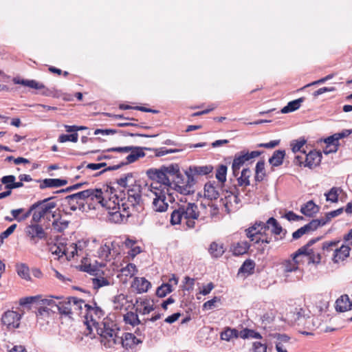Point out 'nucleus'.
<instances>
[{
  "instance_id": "27",
  "label": "nucleus",
  "mask_w": 352,
  "mask_h": 352,
  "mask_svg": "<svg viewBox=\"0 0 352 352\" xmlns=\"http://www.w3.org/2000/svg\"><path fill=\"white\" fill-rule=\"evenodd\" d=\"M351 248L349 245H342L340 248L334 250L333 261L334 263H338L344 260L349 256Z\"/></svg>"
},
{
  "instance_id": "24",
  "label": "nucleus",
  "mask_w": 352,
  "mask_h": 352,
  "mask_svg": "<svg viewBox=\"0 0 352 352\" xmlns=\"http://www.w3.org/2000/svg\"><path fill=\"white\" fill-rule=\"evenodd\" d=\"M320 210V207L312 200L301 206L300 212L306 217H313Z\"/></svg>"
},
{
  "instance_id": "55",
  "label": "nucleus",
  "mask_w": 352,
  "mask_h": 352,
  "mask_svg": "<svg viewBox=\"0 0 352 352\" xmlns=\"http://www.w3.org/2000/svg\"><path fill=\"white\" fill-rule=\"evenodd\" d=\"M126 300V296L123 294L117 295L114 297L113 303L115 304L116 309H121L124 305V302Z\"/></svg>"
},
{
  "instance_id": "42",
  "label": "nucleus",
  "mask_w": 352,
  "mask_h": 352,
  "mask_svg": "<svg viewBox=\"0 0 352 352\" xmlns=\"http://www.w3.org/2000/svg\"><path fill=\"white\" fill-rule=\"evenodd\" d=\"M292 260H287L283 263V267L284 268V271L285 272H292L298 270V261H296L297 258H294V254L292 255Z\"/></svg>"
},
{
  "instance_id": "25",
  "label": "nucleus",
  "mask_w": 352,
  "mask_h": 352,
  "mask_svg": "<svg viewBox=\"0 0 352 352\" xmlns=\"http://www.w3.org/2000/svg\"><path fill=\"white\" fill-rule=\"evenodd\" d=\"M162 170L166 173L168 178L169 183L172 186V182L176 176L180 173L179 166L177 164H171L168 166H162Z\"/></svg>"
},
{
  "instance_id": "10",
  "label": "nucleus",
  "mask_w": 352,
  "mask_h": 352,
  "mask_svg": "<svg viewBox=\"0 0 352 352\" xmlns=\"http://www.w3.org/2000/svg\"><path fill=\"white\" fill-rule=\"evenodd\" d=\"M13 82L16 85H22L30 88H32L40 91V94L44 96H54V91L47 87L44 84L39 82L35 80L20 79L19 78H14Z\"/></svg>"
},
{
  "instance_id": "1",
  "label": "nucleus",
  "mask_w": 352,
  "mask_h": 352,
  "mask_svg": "<svg viewBox=\"0 0 352 352\" xmlns=\"http://www.w3.org/2000/svg\"><path fill=\"white\" fill-rule=\"evenodd\" d=\"M112 184H116L118 187L124 188L122 190L125 192L126 199L131 206H135L142 203V186L138 183L133 173L122 175Z\"/></svg>"
},
{
  "instance_id": "41",
  "label": "nucleus",
  "mask_w": 352,
  "mask_h": 352,
  "mask_svg": "<svg viewBox=\"0 0 352 352\" xmlns=\"http://www.w3.org/2000/svg\"><path fill=\"white\" fill-rule=\"evenodd\" d=\"M85 305H87L84 300L72 297V314L76 313L78 315L82 314V307H85Z\"/></svg>"
},
{
  "instance_id": "7",
  "label": "nucleus",
  "mask_w": 352,
  "mask_h": 352,
  "mask_svg": "<svg viewBox=\"0 0 352 352\" xmlns=\"http://www.w3.org/2000/svg\"><path fill=\"white\" fill-rule=\"evenodd\" d=\"M53 198V197H48L34 204V205H37L38 206L32 214V222L38 223L42 218L52 212V209L56 206L55 202L50 201Z\"/></svg>"
},
{
  "instance_id": "62",
  "label": "nucleus",
  "mask_w": 352,
  "mask_h": 352,
  "mask_svg": "<svg viewBox=\"0 0 352 352\" xmlns=\"http://www.w3.org/2000/svg\"><path fill=\"white\" fill-rule=\"evenodd\" d=\"M118 133V130L112 129H96L94 131V135H109Z\"/></svg>"
},
{
  "instance_id": "26",
  "label": "nucleus",
  "mask_w": 352,
  "mask_h": 352,
  "mask_svg": "<svg viewBox=\"0 0 352 352\" xmlns=\"http://www.w3.org/2000/svg\"><path fill=\"white\" fill-rule=\"evenodd\" d=\"M250 247V243L248 241H239L234 243L230 247L233 255L241 256L248 252Z\"/></svg>"
},
{
  "instance_id": "39",
  "label": "nucleus",
  "mask_w": 352,
  "mask_h": 352,
  "mask_svg": "<svg viewBox=\"0 0 352 352\" xmlns=\"http://www.w3.org/2000/svg\"><path fill=\"white\" fill-rule=\"evenodd\" d=\"M221 339L226 341H230L232 338H239V331L236 329L227 327L221 333Z\"/></svg>"
},
{
  "instance_id": "37",
  "label": "nucleus",
  "mask_w": 352,
  "mask_h": 352,
  "mask_svg": "<svg viewBox=\"0 0 352 352\" xmlns=\"http://www.w3.org/2000/svg\"><path fill=\"white\" fill-rule=\"evenodd\" d=\"M16 270L18 275L26 280H30V269L25 263H18L16 265Z\"/></svg>"
},
{
  "instance_id": "14",
  "label": "nucleus",
  "mask_w": 352,
  "mask_h": 352,
  "mask_svg": "<svg viewBox=\"0 0 352 352\" xmlns=\"http://www.w3.org/2000/svg\"><path fill=\"white\" fill-rule=\"evenodd\" d=\"M153 197V208L156 212H165L168 206L166 202V193L164 190L151 191Z\"/></svg>"
},
{
  "instance_id": "51",
  "label": "nucleus",
  "mask_w": 352,
  "mask_h": 352,
  "mask_svg": "<svg viewBox=\"0 0 352 352\" xmlns=\"http://www.w3.org/2000/svg\"><path fill=\"white\" fill-rule=\"evenodd\" d=\"M43 299H42L41 300V305H42V306H40L39 307L37 308V311L36 313L37 317H39L41 316H45V315H48L50 314V311H52V312L56 311V310L54 309V308H52L51 307H50L48 305H43Z\"/></svg>"
},
{
  "instance_id": "20",
  "label": "nucleus",
  "mask_w": 352,
  "mask_h": 352,
  "mask_svg": "<svg viewBox=\"0 0 352 352\" xmlns=\"http://www.w3.org/2000/svg\"><path fill=\"white\" fill-rule=\"evenodd\" d=\"M287 317L290 319L292 322L297 323L298 325L304 324L306 315L305 310L300 307H295L294 310L287 314Z\"/></svg>"
},
{
  "instance_id": "45",
  "label": "nucleus",
  "mask_w": 352,
  "mask_h": 352,
  "mask_svg": "<svg viewBox=\"0 0 352 352\" xmlns=\"http://www.w3.org/2000/svg\"><path fill=\"white\" fill-rule=\"evenodd\" d=\"M173 292L172 285L169 283H163L156 290V295L160 298L165 297L168 294Z\"/></svg>"
},
{
  "instance_id": "2",
  "label": "nucleus",
  "mask_w": 352,
  "mask_h": 352,
  "mask_svg": "<svg viewBox=\"0 0 352 352\" xmlns=\"http://www.w3.org/2000/svg\"><path fill=\"white\" fill-rule=\"evenodd\" d=\"M100 188H89L78 192L65 197L64 201L69 206V209L76 211L77 209L82 210L85 204L91 205L92 203L102 201Z\"/></svg>"
},
{
  "instance_id": "64",
  "label": "nucleus",
  "mask_w": 352,
  "mask_h": 352,
  "mask_svg": "<svg viewBox=\"0 0 352 352\" xmlns=\"http://www.w3.org/2000/svg\"><path fill=\"white\" fill-rule=\"evenodd\" d=\"M63 243H59L58 245L55 244L50 248V251L53 254L58 255L59 257L62 256L63 255Z\"/></svg>"
},
{
  "instance_id": "28",
  "label": "nucleus",
  "mask_w": 352,
  "mask_h": 352,
  "mask_svg": "<svg viewBox=\"0 0 352 352\" xmlns=\"http://www.w3.org/2000/svg\"><path fill=\"white\" fill-rule=\"evenodd\" d=\"M151 285V283L143 277H135L132 284L139 294L147 292Z\"/></svg>"
},
{
  "instance_id": "46",
  "label": "nucleus",
  "mask_w": 352,
  "mask_h": 352,
  "mask_svg": "<svg viewBox=\"0 0 352 352\" xmlns=\"http://www.w3.org/2000/svg\"><path fill=\"white\" fill-rule=\"evenodd\" d=\"M227 170L228 167L226 165H219L216 171L215 177L219 182L223 184L226 181Z\"/></svg>"
},
{
  "instance_id": "34",
  "label": "nucleus",
  "mask_w": 352,
  "mask_h": 352,
  "mask_svg": "<svg viewBox=\"0 0 352 352\" xmlns=\"http://www.w3.org/2000/svg\"><path fill=\"white\" fill-rule=\"evenodd\" d=\"M208 251L212 257L219 258L224 254L225 248L222 243L212 242L210 245Z\"/></svg>"
},
{
  "instance_id": "5",
  "label": "nucleus",
  "mask_w": 352,
  "mask_h": 352,
  "mask_svg": "<svg viewBox=\"0 0 352 352\" xmlns=\"http://www.w3.org/2000/svg\"><path fill=\"white\" fill-rule=\"evenodd\" d=\"M146 175L153 181L150 185L151 191L164 190L165 188L168 191V187L171 188L168 178L166 177V173L162 170V166L159 169L150 168L147 170Z\"/></svg>"
},
{
  "instance_id": "13",
  "label": "nucleus",
  "mask_w": 352,
  "mask_h": 352,
  "mask_svg": "<svg viewBox=\"0 0 352 352\" xmlns=\"http://www.w3.org/2000/svg\"><path fill=\"white\" fill-rule=\"evenodd\" d=\"M21 315L15 311L8 310L1 317V322L8 329H16L20 325Z\"/></svg>"
},
{
  "instance_id": "6",
  "label": "nucleus",
  "mask_w": 352,
  "mask_h": 352,
  "mask_svg": "<svg viewBox=\"0 0 352 352\" xmlns=\"http://www.w3.org/2000/svg\"><path fill=\"white\" fill-rule=\"evenodd\" d=\"M56 299H43V304L54 308L60 314L70 316L72 314V297H56Z\"/></svg>"
},
{
  "instance_id": "9",
  "label": "nucleus",
  "mask_w": 352,
  "mask_h": 352,
  "mask_svg": "<svg viewBox=\"0 0 352 352\" xmlns=\"http://www.w3.org/2000/svg\"><path fill=\"white\" fill-rule=\"evenodd\" d=\"M263 153V151H254L251 152L242 151L234 155L232 165V175L236 177L239 174L241 167L245 162L251 159L258 157Z\"/></svg>"
},
{
  "instance_id": "33",
  "label": "nucleus",
  "mask_w": 352,
  "mask_h": 352,
  "mask_svg": "<svg viewBox=\"0 0 352 352\" xmlns=\"http://www.w3.org/2000/svg\"><path fill=\"white\" fill-rule=\"evenodd\" d=\"M324 142L328 146V147H333V150L324 151V154L328 155L329 153H336L338 151L340 143L335 134H333L332 135L325 138Z\"/></svg>"
},
{
  "instance_id": "47",
  "label": "nucleus",
  "mask_w": 352,
  "mask_h": 352,
  "mask_svg": "<svg viewBox=\"0 0 352 352\" xmlns=\"http://www.w3.org/2000/svg\"><path fill=\"white\" fill-rule=\"evenodd\" d=\"M69 223V222L66 220L61 221L60 219H56L52 222V227L56 232H62L68 228Z\"/></svg>"
},
{
  "instance_id": "50",
  "label": "nucleus",
  "mask_w": 352,
  "mask_h": 352,
  "mask_svg": "<svg viewBox=\"0 0 352 352\" xmlns=\"http://www.w3.org/2000/svg\"><path fill=\"white\" fill-rule=\"evenodd\" d=\"M98 253L100 258L109 260V257L111 254V248L109 244L106 243L104 245H102L100 248Z\"/></svg>"
},
{
  "instance_id": "4",
  "label": "nucleus",
  "mask_w": 352,
  "mask_h": 352,
  "mask_svg": "<svg viewBox=\"0 0 352 352\" xmlns=\"http://www.w3.org/2000/svg\"><path fill=\"white\" fill-rule=\"evenodd\" d=\"M108 192L110 193V197H108V199H106V197L103 195V192H102L101 197L102 201L96 203L106 208L109 210L108 212H111L117 210L118 207H120V202H122V204L124 202L126 194L124 190H120L119 194H118L114 186H107V192Z\"/></svg>"
},
{
  "instance_id": "31",
  "label": "nucleus",
  "mask_w": 352,
  "mask_h": 352,
  "mask_svg": "<svg viewBox=\"0 0 352 352\" xmlns=\"http://www.w3.org/2000/svg\"><path fill=\"white\" fill-rule=\"evenodd\" d=\"M285 156V150H276L274 152L272 156L269 159V163L272 166H279L283 164Z\"/></svg>"
},
{
  "instance_id": "63",
  "label": "nucleus",
  "mask_w": 352,
  "mask_h": 352,
  "mask_svg": "<svg viewBox=\"0 0 352 352\" xmlns=\"http://www.w3.org/2000/svg\"><path fill=\"white\" fill-rule=\"evenodd\" d=\"M88 242L86 241H78V243H74L75 249L77 250V256H80L83 250L87 246Z\"/></svg>"
},
{
  "instance_id": "38",
  "label": "nucleus",
  "mask_w": 352,
  "mask_h": 352,
  "mask_svg": "<svg viewBox=\"0 0 352 352\" xmlns=\"http://www.w3.org/2000/svg\"><path fill=\"white\" fill-rule=\"evenodd\" d=\"M322 237H316L314 239H311L309 240L306 245L299 248L296 252L294 253V258H298V256L306 254L308 252V250H310L309 248L315 244L316 242L320 241Z\"/></svg>"
},
{
  "instance_id": "11",
  "label": "nucleus",
  "mask_w": 352,
  "mask_h": 352,
  "mask_svg": "<svg viewBox=\"0 0 352 352\" xmlns=\"http://www.w3.org/2000/svg\"><path fill=\"white\" fill-rule=\"evenodd\" d=\"M263 230L266 231L268 230V226H266L265 223L262 221L256 222L253 226L245 230V234L251 241L258 244L261 243Z\"/></svg>"
},
{
  "instance_id": "3",
  "label": "nucleus",
  "mask_w": 352,
  "mask_h": 352,
  "mask_svg": "<svg viewBox=\"0 0 352 352\" xmlns=\"http://www.w3.org/2000/svg\"><path fill=\"white\" fill-rule=\"evenodd\" d=\"M199 217V211L197 206L194 203L177 204V207L172 212L170 215V223L178 225L182 220L186 221V225L188 228H195V220Z\"/></svg>"
},
{
  "instance_id": "35",
  "label": "nucleus",
  "mask_w": 352,
  "mask_h": 352,
  "mask_svg": "<svg viewBox=\"0 0 352 352\" xmlns=\"http://www.w3.org/2000/svg\"><path fill=\"white\" fill-rule=\"evenodd\" d=\"M252 172L249 168H243L241 173V176L237 178V183L239 186L247 187L250 186V177Z\"/></svg>"
},
{
  "instance_id": "49",
  "label": "nucleus",
  "mask_w": 352,
  "mask_h": 352,
  "mask_svg": "<svg viewBox=\"0 0 352 352\" xmlns=\"http://www.w3.org/2000/svg\"><path fill=\"white\" fill-rule=\"evenodd\" d=\"M303 255L308 256L309 263L318 264L321 261V254L316 253L313 250H309L308 252Z\"/></svg>"
},
{
  "instance_id": "58",
  "label": "nucleus",
  "mask_w": 352,
  "mask_h": 352,
  "mask_svg": "<svg viewBox=\"0 0 352 352\" xmlns=\"http://www.w3.org/2000/svg\"><path fill=\"white\" fill-rule=\"evenodd\" d=\"M93 284L94 286V288H100L103 286L109 285V282L108 280L105 278H93Z\"/></svg>"
},
{
  "instance_id": "23",
  "label": "nucleus",
  "mask_w": 352,
  "mask_h": 352,
  "mask_svg": "<svg viewBox=\"0 0 352 352\" xmlns=\"http://www.w3.org/2000/svg\"><path fill=\"white\" fill-rule=\"evenodd\" d=\"M38 182H40L39 188L41 189L60 187L68 183L67 180L62 179H45L43 180H38Z\"/></svg>"
},
{
  "instance_id": "30",
  "label": "nucleus",
  "mask_w": 352,
  "mask_h": 352,
  "mask_svg": "<svg viewBox=\"0 0 352 352\" xmlns=\"http://www.w3.org/2000/svg\"><path fill=\"white\" fill-rule=\"evenodd\" d=\"M124 321L126 324H131L132 326L141 325L143 329H145V322L141 321L137 314L133 311H129L124 316Z\"/></svg>"
},
{
  "instance_id": "61",
  "label": "nucleus",
  "mask_w": 352,
  "mask_h": 352,
  "mask_svg": "<svg viewBox=\"0 0 352 352\" xmlns=\"http://www.w3.org/2000/svg\"><path fill=\"white\" fill-rule=\"evenodd\" d=\"M284 217L289 221H300L304 219L302 216H299L295 214L293 211H288L286 212Z\"/></svg>"
},
{
  "instance_id": "56",
  "label": "nucleus",
  "mask_w": 352,
  "mask_h": 352,
  "mask_svg": "<svg viewBox=\"0 0 352 352\" xmlns=\"http://www.w3.org/2000/svg\"><path fill=\"white\" fill-rule=\"evenodd\" d=\"M182 151V149H168L165 147L155 149V155L157 157H162L166 154L178 153Z\"/></svg>"
},
{
  "instance_id": "19",
  "label": "nucleus",
  "mask_w": 352,
  "mask_h": 352,
  "mask_svg": "<svg viewBox=\"0 0 352 352\" xmlns=\"http://www.w3.org/2000/svg\"><path fill=\"white\" fill-rule=\"evenodd\" d=\"M352 309V300L347 294H343L336 301V310L338 312H344Z\"/></svg>"
},
{
  "instance_id": "15",
  "label": "nucleus",
  "mask_w": 352,
  "mask_h": 352,
  "mask_svg": "<svg viewBox=\"0 0 352 352\" xmlns=\"http://www.w3.org/2000/svg\"><path fill=\"white\" fill-rule=\"evenodd\" d=\"M127 204L126 202H123L122 204V208L118 207V209L116 210H112L111 212H108V218L111 222H113L116 223H119L129 217V213L127 211Z\"/></svg>"
},
{
  "instance_id": "29",
  "label": "nucleus",
  "mask_w": 352,
  "mask_h": 352,
  "mask_svg": "<svg viewBox=\"0 0 352 352\" xmlns=\"http://www.w3.org/2000/svg\"><path fill=\"white\" fill-rule=\"evenodd\" d=\"M204 195L210 200L217 199L219 197V190L214 182H208L205 184Z\"/></svg>"
},
{
  "instance_id": "32",
  "label": "nucleus",
  "mask_w": 352,
  "mask_h": 352,
  "mask_svg": "<svg viewBox=\"0 0 352 352\" xmlns=\"http://www.w3.org/2000/svg\"><path fill=\"white\" fill-rule=\"evenodd\" d=\"M305 100V98L303 97L299 98L296 100L290 101L287 103V104L281 110L280 112L282 113H288L290 112H293L297 109H298L302 104Z\"/></svg>"
},
{
  "instance_id": "60",
  "label": "nucleus",
  "mask_w": 352,
  "mask_h": 352,
  "mask_svg": "<svg viewBox=\"0 0 352 352\" xmlns=\"http://www.w3.org/2000/svg\"><path fill=\"white\" fill-rule=\"evenodd\" d=\"M318 223H318V219H313L309 223L305 225L304 228L306 232L308 233L309 232L315 231L317 230L319 228Z\"/></svg>"
},
{
  "instance_id": "16",
  "label": "nucleus",
  "mask_w": 352,
  "mask_h": 352,
  "mask_svg": "<svg viewBox=\"0 0 352 352\" xmlns=\"http://www.w3.org/2000/svg\"><path fill=\"white\" fill-rule=\"evenodd\" d=\"M322 160V153L320 151L313 150L308 154H305L304 166L313 168L318 166Z\"/></svg>"
},
{
  "instance_id": "48",
  "label": "nucleus",
  "mask_w": 352,
  "mask_h": 352,
  "mask_svg": "<svg viewBox=\"0 0 352 352\" xmlns=\"http://www.w3.org/2000/svg\"><path fill=\"white\" fill-rule=\"evenodd\" d=\"M137 271L138 270L135 265L131 263L127 264L126 267L122 268L121 270L122 275L129 277L134 276Z\"/></svg>"
},
{
  "instance_id": "22",
  "label": "nucleus",
  "mask_w": 352,
  "mask_h": 352,
  "mask_svg": "<svg viewBox=\"0 0 352 352\" xmlns=\"http://www.w3.org/2000/svg\"><path fill=\"white\" fill-rule=\"evenodd\" d=\"M27 234L32 239L37 237L38 239H42L45 238V232L43 227L38 223H34L27 227Z\"/></svg>"
},
{
  "instance_id": "36",
  "label": "nucleus",
  "mask_w": 352,
  "mask_h": 352,
  "mask_svg": "<svg viewBox=\"0 0 352 352\" xmlns=\"http://www.w3.org/2000/svg\"><path fill=\"white\" fill-rule=\"evenodd\" d=\"M342 191V189L340 187L331 188L327 192L324 193L326 200L331 203H337L338 201L339 194Z\"/></svg>"
},
{
  "instance_id": "54",
  "label": "nucleus",
  "mask_w": 352,
  "mask_h": 352,
  "mask_svg": "<svg viewBox=\"0 0 352 352\" xmlns=\"http://www.w3.org/2000/svg\"><path fill=\"white\" fill-rule=\"evenodd\" d=\"M195 279L189 276H185L184 279V285L182 287L183 290L190 292L193 290Z\"/></svg>"
},
{
  "instance_id": "21",
  "label": "nucleus",
  "mask_w": 352,
  "mask_h": 352,
  "mask_svg": "<svg viewBox=\"0 0 352 352\" xmlns=\"http://www.w3.org/2000/svg\"><path fill=\"white\" fill-rule=\"evenodd\" d=\"M85 317L87 319L90 318L91 321L96 322V319H100L103 316V311L99 307L96 306V303L94 302V307L89 305H85Z\"/></svg>"
},
{
  "instance_id": "17",
  "label": "nucleus",
  "mask_w": 352,
  "mask_h": 352,
  "mask_svg": "<svg viewBox=\"0 0 352 352\" xmlns=\"http://www.w3.org/2000/svg\"><path fill=\"white\" fill-rule=\"evenodd\" d=\"M144 150H149V148L146 147L132 146V150L130 151L131 153L126 156V162H122V164L127 165L133 163L135 161H137L139 158L144 157Z\"/></svg>"
},
{
  "instance_id": "18",
  "label": "nucleus",
  "mask_w": 352,
  "mask_h": 352,
  "mask_svg": "<svg viewBox=\"0 0 352 352\" xmlns=\"http://www.w3.org/2000/svg\"><path fill=\"white\" fill-rule=\"evenodd\" d=\"M142 343V338H137L131 333H124L122 338V344L126 349H133L136 345Z\"/></svg>"
},
{
  "instance_id": "52",
  "label": "nucleus",
  "mask_w": 352,
  "mask_h": 352,
  "mask_svg": "<svg viewBox=\"0 0 352 352\" xmlns=\"http://www.w3.org/2000/svg\"><path fill=\"white\" fill-rule=\"evenodd\" d=\"M78 140V134L77 133H73L70 135L67 134H61L58 137V142L63 143L67 141H70L72 142H77Z\"/></svg>"
},
{
  "instance_id": "43",
  "label": "nucleus",
  "mask_w": 352,
  "mask_h": 352,
  "mask_svg": "<svg viewBox=\"0 0 352 352\" xmlns=\"http://www.w3.org/2000/svg\"><path fill=\"white\" fill-rule=\"evenodd\" d=\"M266 226H272V232L276 235H279L283 231L282 226L278 223L277 220L274 217H270L265 223Z\"/></svg>"
},
{
  "instance_id": "8",
  "label": "nucleus",
  "mask_w": 352,
  "mask_h": 352,
  "mask_svg": "<svg viewBox=\"0 0 352 352\" xmlns=\"http://www.w3.org/2000/svg\"><path fill=\"white\" fill-rule=\"evenodd\" d=\"M214 168L212 165L204 166H190L185 171V176L188 177V185L186 188H184L186 191L187 188H190L191 186H195L197 182V177L199 176H206L211 173Z\"/></svg>"
},
{
  "instance_id": "57",
  "label": "nucleus",
  "mask_w": 352,
  "mask_h": 352,
  "mask_svg": "<svg viewBox=\"0 0 352 352\" xmlns=\"http://www.w3.org/2000/svg\"><path fill=\"white\" fill-rule=\"evenodd\" d=\"M338 241H326L322 244V250L324 252H331L335 250L337 248V245Z\"/></svg>"
},
{
  "instance_id": "12",
  "label": "nucleus",
  "mask_w": 352,
  "mask_h": 352,
  "mask_svg": "<svg viewBox=\"0 0 352 352\" xmlns=\"http://www.w3.org/2000/svg\"><path fill=\"white\" fill-rule=\"evenodd\" d=\"M188 177H185L181 173V172L176 176V177L172 182V186L173 188L181 195H192L195 192L194 186H191L190 188L184 190V188H186L188 185Z\"/></svg>"
},
{
  "instance_id": "53",
  "label": "nucleus",
  "mask_w": 352,
  "mask_h": 352,
  "mask_svg": "<svg viewBox=\"0 0 352 352\" xmlns=\"http://www.w3.org/2000/svg\"><path fill=\"white\" fill-rule=\"evenodd\" d=\"M306 140L304 138L293 140L291 142L292 152L296 153L300 151L301 148L305 144Z\"/></svg>"
},
{
  "instance_id": "44",
  "label": "nucleus",
  "mask_w": 352,
  "mask_h": 352,
  "mask_svg": "<svg viewBox=\"0 0 352 352\" xmlns=\"http://www.w3.org/2000/svg\"><path fill=\"white\" fill-rule=\"evenodd\" d=\"M255 267V263L252 260L247 259L244 261L243 265L239 270V274L240 273H247L248 274H250L253 273V271Z\"/></svg>"
},
{
  "instance_id": "40",
  "label": "nucleus",
  "mask_w": 352,
  "mask_h": 352,
  "mask_svg": "<svg viewBox=\"0 0 352 352\" xmlns=\"http://www.w3.org/2000/svg\"><path fill=\"white\" fill-rule=\"evenodd\" d=\"M63 254L65 255L68 261L72 260L77 256V250L75 249L74 243L63 245Z\"/></svg>"
},
{
  "instance_id": "59",
  "label": "nucleus",
  "mask_w": 352,
  "mask_h": 352,
  "mask_svg": "<svg viewBox=\"0 0 352 352\" xmlns=\"http://www.w3.org/2000/svg\"><path fill=\"white\" fill-rule=\"evenodd\" d=\"M250 352H267V346L259 342H254Z\"/></svg>"
}]
</instances>
